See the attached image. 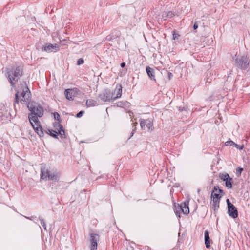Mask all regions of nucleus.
I'll return each instance as SVG.
<instances>
[{"label": "nucleus", "mask_w": 250, "mask_h": 250, "mask_svg": "<svg viewBox=\"0 0 250 250\" xmlns=\"http://www.w3.org/2000/svg\"><path fill=\"white\" fill-rule=\"evenodd\" d=\"M22 68L21 67H18L14 71V73L9 74L8 76L9 81L11 85H14L19 77L22 74Z\"/></svg>", "instance_id": "obj_5"}, {"label": "nucleus", "mask_w": 250, "mask_h": 250, "mask_svg": "<svg viewBox=\"0 0 250 250\" xmlns=\"http://www.w3.org/2000/svg\"><path fill=\"white\" fill-rule=\"evenodd\" d=\"M225 144L226 146L230 145L231 146H234L235 143L232 141H230L226 142Z\"/></svg>", "instance_id": "obj_26"}, {"label": "nucleus", "mask_w": 250, "mask_h": 250, "mask_svg": "<svg viewBox=\"0 0 250 250\" xmlns=\"http://www.w3.org/2000/svg\"><path fill=\"white\" fill-rule=\"evenodd\" d=\"M41 178L42 179L51 180L58 181L59 179L60 173L57 171H49L45 168L42 169Z\"/></svg>", "instance_id": "obj_3"}, {"label": "nucleus", "mask_w": 250, "mask_h": 250, "mask_svg": "<svg viewBox=\"0 0 250 250\" xmlns=\"http://www.w3.org/2000/svg\"><path fill=\"white\" fill-rule=\"evenodd\" d=\"M221 191L220 189H217L216 188H214V190L211 193V199H220L221 196L219 193Z\"/></svg>", "instance_id": "obj_13"}, {"label": "nucleus", "mask_w": 250, "mask_h": 250, "mask_svg": "<svg viewBox=\"0 0 250 250\" xmlns=\"http://www.w3.org/2000/svg\"><path fill=\"white\" fill-rule=\"evenodd\" d=\"M219 199H212V206L214 210H216L219 208Z\"/></svg>", "instance_id": "obj_16"}, {"label": "nucleus", "mask_w": 250, "mask_h": 250, "mask_svg": "<svg viewBox=\"0 0 250 250\" xmlns=\"http://www.w3.org/2000/svg\"><path fill=\"white\" fill-rule=\"evenodd\" d=\"M83 62H84V61L82 59H79L77 62V64L78 65H81L82 64H83Z\"/></svg>", "instance_id": "obj_29"}, {"label": "nucleus", "mask_w": 250, "mask_h": 250, "mask_svg": "<svg viewBox=\"0 0 250 250\" xmlns=\"http://www.w3.org/2000/svg\"><path fill=\"white\" fill-rule=\"evenodd\" d=\"M146 71L147 75L150 78L151 80H155V77L154 75V70L149 67H147L146 68Z\"/></svg>", "instance_id": "obj_14"}, {"label": "nucleus", "mask_w": 250, "mask_h": 250, "mask_svg": "<svg viewBox=\"0 0 250 250\" xmlns=\"http://www.w3.org/2000/svg\"><path fill=\"white\" fill-rule=\"evenodd\" d=\"M122 86L121 85H120L119 86V88L117 89V95L115 97H114V99H116L120 97L122 95Z\"/></svg>", "instance_id": "obj_19"}, {"label": "nucleus", "mask_w": 250, "mask_h": 250, "mask_svg": "<svg viewBox=\"0 0 250 250\" xmlns=\"http://www.w3.org/2000/svg\"><path fill=\"white\" fill-rule=\"evenodd\" d=\"M228 207V213L230 216L235 218L238 216V212L236 208L232 204L229 199L227 200Z\"/></svg>", "instance_id": "obj_8"}, {"label": "nucleus", "mask_w": 250, "mask_h": 250, "mask_svg": "<svg viewBox=\"0 0 250 250\" xmlns=\"http://www.w3.org/2000/svg\"><path fill=\"white\" fill-rule=\"evenodd\" d=\"M234 146H235L237 148L239 149H242L243 148V146H239L236 144H235Z\"/></svg>", "instance_id": "obj_30"}, {"label": "nucleus", "mask_w": 250, "mask_h": 250, "mask_svg": "<svg viewBox=\"0 0 250 250\" xmlns=\"http://www.w3.org/2000/svg\"><path fill=\"white\" fill-rule=\"evenodd\" d=\"M28 108L31 112L28 116L29 122L37 134L40 136H42L43 135V132L41 130L38 117H41L43 115V109L39 104L34 102L28 104Z\"/></svg>", "instance_id": "obj_1"}, {"label": "nucleus", "mask_w": 250, "mask_h": 250, "mask_svg": "<svg viewBox=\"0 0 250 250\" xmlns=\"http://www.w3.org/2000/svg\"><path fill=\"white\" fill-rule=\"evenodd\" d=\"M204 238H205V243L206 245V247L207 248H209L210 247V238L209 236V233L206 230L204 234Z\"/></svg>", "instance_id": "obj_12"}, {"label": "nucleus", "mask_w": 250, "mask_h": 250, "mask_svg": "<svg viewBox=\"0 0 250 250\" xmlns=\"http://www.w3.org/2000/svg\"><path fill=\"white\" fill-rule=\"evenodd\" d=\"M59 127L60 128V130H58L59 134L61 135L62 138L64 137V131L62 129V127L60 125H59Z\"/></svg>", "instance_id": "obj_24"}, {"label": "nucleus", "mask_w": 250, "mask_h": 250, "mask_svg": "<svg viewBox=\"0 0 250 250\" xmlns=\"http://www.w3.org/2000/svg\"><path fill=\"white\" fill-rule=\"evenodd\" d=\"M235 62L241 68H246L249 64L248 59L244 55L242 56L240 54H236L235 55Z\"/></svg>", "instance_id": "obj_4"}, {"label": "nucleus", "mask_w": 250, "mask_h": 250, "mask_svg": "<svg viewBox=\"0 0 250 250\" xmlns=\"http://www.w3.org/2000/svg\"><path fill=\"white\" fill-rule=\"evenodd\" d=\"M46 132H47V133L49 134L50 136H51L54 138H57V136L58 134V132L57 131L52 130H50V129H48L46 131Z\"/></svg>", "instance_id": "obj_18"}, {"label": "nucleus", "mask_w": 250, "mask_h": 250, "mask_svg": "<svg viewBox=\"0 0 250 250\" xmlns=\"http://www.w3.org/2000/svg\"><path fill=\"white\" fill-rule=\"evenodd\" d=\"M54 118L55 120L60 121V115L58 113L56 112L54 113Z\"/></svg>", "instance_id": "obj_25"}, {"label": "nucleus", "mask_w": 250, "mask_h": 250, "mask_svg": "<svg viewBox=\"0 0 250 250\" xmlns=\"http://www.w3.org/2000/svg\"><path fill=\"white\" fill-rule=\"evenodd\" d=\"M101 99L104 102L114 99L113 94L110 91L106 90L103 95H100Z\"/></svg>", "instance_id": "obj_9"}, {"label": "nucleus", "mask_w": 250, "mask_h": 250, "mask_svg": "<svg viewBox=\"0 0 250 250\" xmlns=\"http://www.w3.org/2000/svg\"><path fill=\"white\" fill-rule=\"evenodd\" d=\"M232 179L231 178H229V180H227L226 181H225L226 182V186L230 188L232 187V183H231Z\"/></svg>", "instance_id": "obj_21"}, {"label": "nucleus", "mask_w": 250, "mask_h": 250, "mask_svg": "<svg viewBox=\"0 0 250 250\" xmlns=\"http://www.w3.org/2000/svg\"><path fill=\"white\" fill-rule=\"evenodd\" d=\"M146 130H149L152 125V123L148 120H146Z\"/></svg>", "instance_id": "obj_23"}, {"label": "nucleus", "mask_w": 250, "mask_h": 250, "mask_svg": "<svg viewBox=\"0 0 250 250\" xmlns=\"http://www.w3.org/2000/svg\"><path fill=\"white\" fill-rule=\"evenodd\" d=\"M99 240L98 235L95 233H91L90 236V250H96L97 249V242Z\"/></svg>", "instance_id": "obj_6"}, {"label": "nucleus", "mask_w": 250, "mask_h": 250, "mask_svg": "<svg viewBox=\"0 0 250 250\" xmlns=\"http://www.w3.org/2000/svg\"><path fill=\"white\" fill-rule=\"evenodd\" d=\"M79 90L77 88L68 89L64 91L66 98L68 100H73L74 98L77 96Z\"/></svg>", "instance_id": "obj_7"}, {"label": "nucleus", "mask_w": 250, "mask_h": 250, "mask_svg": "<svg viewBox=\"0 0 250 250\" xmlns=\"http://www.w3.org/2000/svg\"><path fill=\"white\" fill-rule=\"evenodd\" d=\"M146 121L145 120L142 119L140 120V124L142 129L146 130Z\"/></svg>", "instance_id": "obj_22"}, {"label": "nucleus", "mask_w": 250, "mask_h": 250, "mask_svg": "<svg viewBox=\"0 0 250 250\" xmlns=\"http://www.w3.org/2000/svg\"><path fill=\"white\" fill-rule=\"evenodd\" d=\"M41 224L42 225V226L44 227V228L45 229H46V227H45V223L44 222H41Z\"/></svg>", "instance_id": "obj_32"}, {"label": "nucleus", "mask_w": 250, "mask_h": 250, "mask_svg": "<svg viewBox=\"0 0 250 250\" xmlns=\"http://www.w3.org/2000/svg\"><path fill=\"white\" fill-rule=\"evenodd\" d=\"M173 15V13L171 11L164 12L162 14V18L165 20L167 18L172 17Z\"/></svg>", "instance_id": "obj_15"}, {"label": "nucleus", "mask_w": 250, "mask_h": 250, "mask_svg": "<svg viewBox=\"0 0 250 250\" xmlns=\"http://www.w3.org/2000/svg\"><path fill=\"white\" fill-rule=\"evenodd\" d=\"M193 28L194 29H196L198 28V25L196 24H194L193 26Z\"/></svg>", "instance_id": "obj_33"}, {"label": "nucleus", "mask_w": 250, "mask_h": 250, "mask_svg": "<svg viewBox=\"0 0 250 250\" xmlns=\"http://www.w3.org/2000/svg\"><path fill=\"white\" fill-rule=\"evenodd\" d=\"M136 130V128L135 127L134 129H133L132 130V134H131V136H133V134H134V132Z\"/></svg>", "instance_id": "obj_36"}, {"label": "nucleus", "mask_w": 250, "mask_h": 250, "mask_svg": "<svg viewBox=\"0 0 250 250\" xmlns=\"http://www.w3.org/2000/svg\"><path fill=\"white\" fill-rule=\"evenodd\" d=\"M86 104L87 106H94L96 104V102L93 100H87Z\"/></svg>", "instance_id": "obj_20"}, {"label": "nucleus", "mask_w": 250, "mask_h": 250, "mask_svg": "<svg viewBox=\"0 0 250 250\" xmlns=\"http://www.w3.org/2000/svg\"><path fill=\"white\" fill-rule=\"evenodd\" d=\"M134 124V125H133V127L134 126H135L137 124V122H135V123L133 124Z\"/></svg>", "instance_id": "obj_37"}, {"label": "nucleus", "mask_w": 250, "mask_h": 250, "mask_svg": "<svg viewBox=\"0 0 250 250\" xmlns=\"http://www.w3.org/2000/svg\"><path fill=\"white\" fill-rule=\"evenodd\" d=\"M243 169L242 168H238L237 169V172H236V174L237 175L239 176L241 174V172L242 171H243Z\"/></svg>", "instance_id": "obj_27"}, {"label": "nucleus", "mask_w": 250, "mask_h": 250, "mask_svg": "<svg viewBox=\"0 0 250 250\" xmlns=\"http://www.w3.org/2000/svg\"><path fill=\"white\" fill-rule=\"evenodd\" d=\"M189 201H187V203L185 202L181 204L179 207V208L182 210L183 213L185 214H188L189 212V208L188 206Z\"/></svg>", "instance_id": "obj_11"}, {"label": "nucleus", "mask_w": 250, "mask_h": 250, "mask_svg": "<svg viewBox=\"0 0 250 250\" xmlns=\"http://www.w3.org/2000/svg\"><path fill=\"white\" fill-rule=\"evenodd\" d=\"M21 97V102L27 104L31 96V92L26 86V83L23 84L21 87H19L18 91L16 94V102L18 103L19 97Z\"/></svg>", "instance_id": "obj_2"}, {"label": "nucleus", "mask_w": 250, "mask_h": 250, "mask_svg": "<svg viewBox=\"0 0 250 250\" xmlns=\"http://www.w3.org/2000/svg\"><path fill=\"white\" fill-rule=\"evenodd\" d=\"M125 62H123L121 64V66L122 67H125Z\"/></svg>", "instance_id": "obj_34"}, {"label": "nucleus", "mask_w": 250, "mask_h": 250, "mask_svg": "<svg viewBox=\"0 0 250 250\" xmlns=\"http://www.w3.org/2000/svg\"><path fill=\"white\" fill-rule=\"evenodd\" d=\"M219 176V178L224 181L229 180L230 178L229 175L227 173H220Z\"/></svg>", "instance_id": "obj_17"}, {"label": "nucleus", "mask_w": 250, "mask_h": 250, "mask_svg": "<svg viewBox=\"0 0 250 250\" xmlns=\"http://www.w3.org/2000/svg\"><path fill=\"white\" fill-rule=\"evenodd\" d=\"M44 51L47 52H57L59 50V46L57 44H47L43 47Z\"/></svg>", "instance_id": "obj_10"}, {"label": "nucleus", "mask_w": 250, "mask_h": 250, "mask_svg": "<svg viewBox=\"0 0 250 250\" xmlns=\"http://www.w3.org/2000/svg\"><path fill=\"white\" fill-rule=\"evenodd\" d=\"M83 113V111H80L77 114V117L78 118L81 117Z\"/></svg>", "instance_id": "obj_31"}, {"label": "nucleus", "mask_w": 250, "mask_h": 250, "mask_svg": "<svg viewBox=\"0 0 250 250\" xmlns=\"http://www.w3.org/2000/svg\"><path fill=\"white\" fill-rule=\"evenodd\" d=\"M168 77H169V79H170V77L172 76V73H168Z\"/></svg>", "instance_id": "obj_35"}, {"label": "nucleus", "mask_w": 250, "mask_h": 250, "mask_svg": "<svg viewBox=\"0 0 250 250\" xmlns=\"http://www.w3.org/2000/svg\"><path fill=\"white\" fill-rule=\"evenodd\" d=\"M179 35L177 33H175L174 32L173 33V39L174 40L178 39Z\"/></svg>", "instance_id": "obj_28"}]
</instances>
